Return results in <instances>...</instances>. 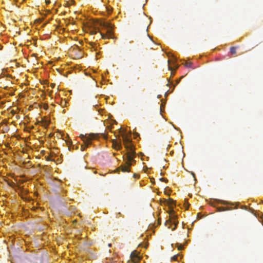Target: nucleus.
<instances>
[{
  "instance_id": "7",
  "label": "nucleus",
  "mask_w": 263,
  "mask_h": 263,
  "mask_svg": "<svg viewBox=\"0 0 263 263\" xmlns=\"http://www.w3.org/2000/svg\"><path fill=\"white\" fill-rule=\"evenodd\" d=\"M169 214H170V219L168 220V221H171L177 219V215L175 214V211L173 209L170 210Z\"/></svg>"
},
{
  "instance_id": "2",
  "label": "nucleus",
  "mask_w": 263,
  "mask_h": 263,
  "mask_svg": "<svg viewBox=\"0 0 263 263\" xmlns=\"http://www.w3.org/2000/svg\"><path fill=\"white\" fill-rule=\"evenodd\" d=\"M102 29L106 31V33L100 32L101 37L103 39L113 38V29L114 25L105 21H100L98 23Z\"/></svg>"
},
{
  "instance_id": "4",
  "label": "nucleus",
  "mask_w": 263,
  "mask_h": 263,
  "mask_svg": "<svg viewBox=\"0 0 263 263\" xmlns=\"http://www.w3.org/2000/svg\"><path fill=\"white\" fill-rule=\"evenodd\" d=\"M178 223V221L177 220H174L171 221H166L165 225L166 227H167L168 229H171L172 224H173L174 225V227L173 228H172V230H174L176 229Z\"/></svg>"
},
{
  "instance_id": "8",
  "label": "nucleus",
  "mask_w": 263,
  "mask_h": 263,
  "mask_svg": "<svg viewBox=\"0 0 263 263\" xmlns=\"http://www.w3.org/2000/svg\"><path fill=\"white\" fill-rule=\"evenodd\" d=\"M167 204L171 206V208H173V206L175 205V201L172 199H169L167 201Z\"/></svg>"
},
{
  "instance_id": "18",
  "label": "nucleus",
  "mask_w": 263,
  "mask_h": 263,
  "mask_svg": "<svg viewBox=\"0 0 263 263\" xmlns=\"http://www.w3.org/2000/svg\"><path fill=\"white\" fill-rule=\"evenodd\" d=\"M55 86V84L54 83H51L50 84V86L51 88H54Z\"/></svg>"
},
{
  "instance_id": "12",
  "label": "nucleus",
  "mask_w": 263,
  "mask_h": 263,
  "mask_svg": "<svg viewBox=\"0 0 263 263\" xmlns=\"http://www.w3.org/2000/svg\"><path fill=\"white\" fill-rule=\"evenodd\" d=\"M179 256V255H175L174 256H173L172 257V260H178V257Z\"/></svg>"
},
{
  "instance_id": "5",
  "label": "nucleus",
  "mask_w": 263,
  "mask_h": 263,
  "mask_svg": "<svg viewBox=\"0 0 263 263\" xmlns=\"http://www.w3.org/2000/svg\"><path fill=\"white\" fill-rule=\"evenodd\" d=\"M130 258L133 261L132 263H137V261L140 259L136 251H133L130 254Z\"/></svg>"
},
{
  "instance_id": "23",
  "label": "nucleus",
  "mask_w": 263,
  "mask_h": 263,
  "mask_svg": "<svg viewBox=\"0 0 263 263\" xmlns=\"http://www.w3.org/2000/svg\"><path fill=\"white\" fill-rule=\"evenodd\" d=\"M178 68V65H175V69H177Z\"/></svg>"
},
{
  "instance_id": "24",
  "label": "nucleus",
  "mask_w": 263,
  "mask_h": 263,
  "mask_svg": "<svg viewBox=\"0 0 263 263\" xmlns=\"http://www.w3.org/2000/svg\"><path fill=\"white\" fill-rule=\"evenodd\" d=\"M137 175L136 174H134V176H134V177L136 178V177H137Z\"/></svg>"
},
{
  "instance_id": "6",
  "label": "nucleus",
  "mask_w": 263,
  "mask_h": 263,
  "mask_svg": "<svg viewBox=\"0 0 263 263\" xmlns=\"http://www.w3.org/2000/svg\"><path fill=\"white\" fill-rule=\"evenodd\" d=\"M112 146H113L114 148L116 150L121 149L122 148L121 142L120 143H118L116 140H112Z\"/></svg>"
},
{
  "instance_id": "1",
  "label": "nucleus",
  "mask_w": 263,
  "mask_h": 263,
  "mask_svg": "<svg viewBox=\"0 0 263 263\" xmlns=\"http://www.w3.org/2000/svg\"><path fill=\"white\" fill-rule=\"evenodd\" d=\"M124 146L127 150V153L123 156L125 161V164L121 165L118 170H121L123 172H128L130 171V166L132 162H135L134 158L136 153L134 149V146L131 144L132 139L127 135L122 136Z\"/></svg>"
},
{
  "instance_id": "16",
  "label": "nucleus",
  "mask_w": 263,
  "mask_h": 263,
  "mask_svg": "<svg viewBox=\"0 0 263 263\" xmlns=\"http://www.w3.org/2000/svg\"><path fill=\"white\" fill-rule=\"evenodd\" d=\"M168 69H169V70L172 71V67L169 66H168ZM174 73L173 72V71H172V75H174Z\"/></svg>"
},
{
  "instance_id": "19",
  "label": "nucleus",
  "mask_w": 263,
  "mask_h": 263,
  "mask_svg": "<svg viewBox=\"0 0 263 263\" xmlns=\"http://www.w3.org/2000/svg\"><path fill=\"white\" fill-rule=\"evenodd\" d=\"M101 135L104 138H107V137L106 136V135L104 134H101Z\"/></svg>"
},
{
  "instance_id": "27",
  "label": "nucleus",
  "mask_w": 263,
  "mask_h": 263,
  "mask_svg": "<svg viewBox=\"0 0 263 263\" xmlns=\"http://www.w3.org/2000/svg\"><path fill=\"white\" fill-rule=\"evenodd\" d=\"M108 246H109V247H110V246H111V244H110V243H109V244L108 245Z\"/></svg>"
},
{
  "instance_id": "3",
  "label": "nucleus",
  "mask_w": 263,
  "mask_h": 263,
  "mask_svg": "<svg viewBox=\"0 0 263 263\" xmlns=\"http://www.w3.org/2000/svg\"><path fill=\"white\" fill-rule=\"evenodd\" d=\"M99 134H89L84 135H80V137L83 141L85 147L88 146L91 143V140L93 139H97L99 138Z\"/></svg>"
},
{
  "instance_id": "11",
  "label": "nucleus",
  "mask_w": 263,
  "mask_h": 263,
  "mask_svg": "<svg viewBox=\"0 0 263 263\" xmlns=\"http://www.w3.org/2000/svg\"><path fill=\"white\" fill-rule=\"evenodd\" d=\"M176 245L177 246V247L178 248V249L179 250H181L183 248V246L181 245H180L179 243H176Z\"/></svg>"
},
{
  "instance_id": "15",
  "label": "nucleus",
  "mask_w": 263,
  "mask_h": 263,
  "mask_svg": "<svg viewBox=\"0 0 263 263\" xmlns=\"http://www.w3.org/2000/svg\"><path fill=\"white\" fill-rule=\"evenodd\" d=\"M224 208H223V207H220L218 208V211H224Z\"/></svg>"
},
{
  "instance_id": "10",
  "label": "nucleus",
  "mask_w": 263,
  "mask_h": 263,
  "mask_svg": "<svg viewBox=\"0 0 263 263\" xmlns=\"http://www.w3.org/2000/svg\"><path fill=\"white\" fill-rule=\"evenodd\" d=\"M230 52L232 54H235L236 52V48L235 47H232L230 48Z\"/></svg>"
},
{
  "instance_id": "20",
  "label": "nucleus",
  "mask_w": 263,
  "mask_h": 263,
  "mask_svg": "<svg viewBox=\"0 0 263 263\" xmlns=\"http://www.w3.org/2000/svg\"><path fill=\"white\" fill-rule=\"evenodd\" d=\"M97 33V31H92L91 32V34H95Z\"/></svg>"
},
{
  "instance_id": "26",
  "label": "nucleus",
  "mask_w": 263,
  "mask_h": 263,
  "mask_svg": "<svg viewBox=\"0 0 263 263\" xmlns=\"http://www.w3.org/2000/svg\"><path fill=\"white\" fill-rule=\"evenodd\" d=\"M192 175H193V176L195 177V175L194 173H192Z\"/></svg>"
},
{
  "instance_id": "21",
  "label": "nucleus",
  "mask_w": 263,
  "mask_h": 263,
  "mask_svg": "<svg viewBox=\"0 0 263 263\" xmlns=\"http://www.w3.org/2000/svg\"><path fill=\"white\" fill-rule=\"evenodd\" d=\"M84 149H85V147H83V145H82V146H81V151H84Z\"/></svg>"
},
{
  "instance_id": "22",
  "label": "nucleus",
  "mask_w": 263,
  "mask_h": 263,
  "mask_svg": "<svg viewBox=\"0 0 263 263\" xmlns=\"http://www.w3.org/2000/svg\"><path fill=\"white\" fill-rule=\"evenodd\" d=\"M151 182L153 183L154 182V178H152L151 179Z\"/></svg>"
},
{
  "instance_id": "17",
  "label": "nucleus",
  "mask_w": 263,
  "mask_h": 263,
  "mask_svg": "<svg viewBox=\"0 0 263 263\" xmlns=\"http://www.w3.org/2000/svg\"><path fill=\"white\" fill-rule=\"evenodd\" d=\"M184 205H185V209H187L189 206V204L188 203H186Z\"/></svg>"
},
{
  "instance_id": "14",
  "label": "nucleus",
  "mask_w": 263,
  "mask_h": 263,
  "mask_svg": "<svg viewBox=\"0 0 263 263\" xmlns=\"http://www.w3.org/2000/svg\"><path fill=\"white\" fill-rule=\"evenodd\" d=\"M159 180H160L161 181H165V182H166V181H167V180L166 179L164 178H160V179H159Z\"/></svg>"
},
{
  "instance_id": "9",
  "label": "nucleus",
  "mask_w": 263,
  "mask_h": 263,
  "mask_svg": "<svg viewBox=\"0 0 263 263\" xmlns=\"http://www.w3.org/2000/svg\"><path fill=\"white\" fill-rule=\"evenodd\" d=\"M184 65V66L186 67H187V68H192V66L193 65V63L192 62H185L184 64H183Z\"/></svg>"
},
{
  "instance_id": "25",
  "label": "nucleus",
  "mask_w": 263,
  "mask_h": 263,
  "mask_svg": "<svg viewBox=\"0 0 263 263\" xmlns=\"http://www.w3.org/2000/svg\"><path fill=\"white\" fill-rule=\"evenodd\" d=\"M180 80H178L177 81L176 83L178 84L179 83Z\"/></svg>"
},
{
  "instance_id": "13",
  "label": "nucleus",
  "mask_w": 263,
  "mask_h": 263,
  "mask_svg": "<svg viewBox=\"0 0 263 263\" xmlns=\"http://www.w3.org/2000/svg\"><path fill=\"white\" fill-rule=\"evenodd\" d=\"M90 45H91L92 48H94L95 50H96V48H96V44H95V43H90Z\"/></svg>"
}]
</instances>
